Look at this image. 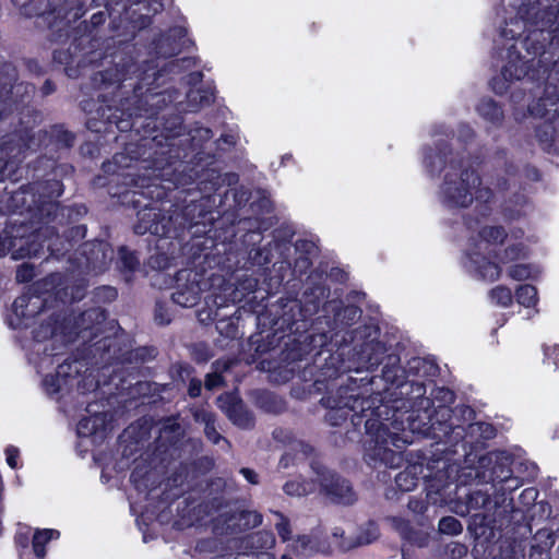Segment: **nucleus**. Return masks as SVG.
I'll return each instance as SVG.
<instances>
[{
    "instance_id": "obj_1",
    "label": "nucleus",
    "mask_w": 559,
    "mask_h": 559,
    "mask_svg": "<svg viewBox=\"0 0 559 559\" xmlns=\"http://www.w3.org/2000/svg\"><path fill=\"white\" fill-rule=\"evenodd\" d=\"M321 403L329 409L325 420L333 427L342 425L349 413L354 427L364 423L367 435L365 460L369 465L401 466L402 450L413 442L412 435L402 429L397 420H380L383 414H388V406L382 404L380 394L365 395L357 388L346 385L322 397Z\"/></svg>"
},
{
    "instance_id": "obj_2",
    "label": "nucleus",
    "mask_w": 559,
    "mask_h": 559,
    "mask_svg": "<svg viewBox=\"0 0 559 559\" xmlns=\"http://www.w3.org/2000/svg\"><path fill=\"white\" fill-rule=\"evenodd\" d=\"M516 9V17L500 32L501 38L514 40L525 31L523 46L532 56L545 52L546 46L558 36L559 0H503Z\"/></svg>"
},
{
    "instance_id": "obj_3",
    "label": "nucleus",
    "mask_w": 559,
    "mask_h": 559,
    "mask_svg": "<svg viewBox=\"0 0 559 559\" xmlns=\"http://www.w3.org/2000/svg\"><path fill=\"white\" fill-rule=\"evenodd\" d=\"M105 312L100 308H92L79 317L63 318L62 322L57 319L41 324L34 331L37 342H44L49 337L53 343L66 345L82 338L84 342L97 336V328L105 320Z\"/></svg>"
},
{
    "instance_id": "obj_4",
    "label": "nucleus",
    "mask_w": 559,
    "mask_h": 559,
    "mask_svg": "<svg viewBox=\"0 0 559 559\" xmlns=\"http://www.w3.org/2000/svg\"><path fill=\"white\" fill-rule=\"evenodd\" d=\"M491 197L488 188H480V178L474 170L450 165L441 187V198L449 207H467L474 199L487 202Z\"/></svg>"
},
{
    "instance_id": "obj_5",
    "label": "nucleus",
    "mask_w": 559,
    "mask_h": 559,
    "mask_svg": "<svg viewBox=\"0 0 559 559\" xmlns=\"http://www.w3.org/2000/svg\"><path fill=\"white\" fill-rule=\"evenodd\" d=\"M479 241L469 249V269L475 271L483 280L493 282L499 278L500 266L490 261L487 255L491 253V246L503 242L507 237L506 230L500 226H486L479 230Z\"/></svg>"
},
{
    "instance_id": "obj_6",
    "label": "nucleus",
    "mask_w": 559,
    "mask_h": 559,
    "mask_svg": "<svg viewBox=\"0 0 559 559\" xmlns=\"http://www.w3.org/2000/svg\"><path fill=\"white\" fill-rule=\"evenodd\" d=\"M191 212V206H187L181 214L177 210L173 213H165L153 207L144 209L139 212V221L134 225V233L144 235L150 233L160 237H177L187 227L192 226L186 215Z\"/></svg>"
},
{
    "instance_id": "obj_7",
    "label": "nucleus",
    "mask_w": 559,
    "mask_h": 559,
    "mask_svg": "<svg viewBox=\"0 0 559 559\" xmlns=\"http://www.w3.org/2000/svg\"><path fill=\"white\" fill-rule=\"evenodd\" d=\"M50 233L48 227L31 235L26 234V227L22 225L5 228L0 234V258L7 253H10L13 260L36 257L43 249L44 242L47 241L45 239L39 242V238Z\"/></svg>"
},
{
    "instance_id": "obj_8",
    "label": "nucleus",
    "mask_w": 559,
    "mask_h": 559,
    "mask_svg": "<svg viewBox=\"0 0 559 559\" xmlns=\"http://www.w3.org/2000/svg\"><path fill=\"white\" fill-rule=\"evenodd\" d=\"M469 511H483V521L490 524L497 522L509 512L511 499L495 490L493 498L481 490H474L466 496Z\"/></svg>"
},
{
    "instance_id": "obj_9",
    "label": "nucleus",
    "mask_w": 559,
    "mask_h": 559,
    "mask_svg": "<svg viewBox=\"0 0 559 559\" xmlns=\"http://www.w3.org/2000/svg\"><path fill=\"white\" fill-rule=\"evenodd\" d=\"M312 469L322 491L334 502L342 504H352L355 502V492L347 480L318 464L312 465Z\"/></svg>"
},
{
    "instance_id": "obj_10",
    "label": "nucleus",
    "mask_w": 559,
    "mask_h": 559,
    "mask_svg": "<svg viewBox=\"0 0 559 559\" xmlns=\"http://www.w3.org/2000/svg\"><path fill=\"white\" fill-rule=\"evenodd\" d=\"M508 62L503 66L501 75L503 82L500 79L492 80V90L497 94H502L507 91L506 82H512L514 80H521L527 74V63L523 61L519 50L516 49L515 43H512L507 47Z\"/></svg>"
},
{
    "instance_id": "obj_11",
    "label": "nucleus",
    "mask_w": 559,
    "mask_h": 559,
    "mask_svg": "<svg viewBox=\"0 0 559 559\" xmlns=\"http://www.w3.org/2000/svg\"><path fill=\"white\" fill-rule=\"evenodd\" d=\"M219 407L225 412L234 425L240 428H249L253 425V418L241 400L227 394L218 399Z\"/></svg>"
},
{
    "instance_id": "obj_12",
    "label": "nucleus",
    "mask_w": 559,
    "mask_h": 559,
    "mask_svg": "<svg viewBox=\"0 0 559 559\" xmlns=\"http://www.w3.org/2000/svg\"><path fill=\"white\" fill-rule=\"evenodd\" d=\"M495 465L491 468L490 474L487 476L485 473H479L478 471L468 469L465 471L459 476V480L461 484H466L469 478H477L480 483H492L495 489L498 488L499 484H503L506 480L510 479L512 475L511 469L507 463V459L503 462H498V456L495 455Z\"/></svg>"
},
{
    "instance_id": "obj_13",
    "label": "nucleus",
    "mask_w": 559,
    "mask_h": 559,
    "mask_svg": "<svg viewBox=\"0 0 559 559\" xmlns=\"http://www.w3.org/2000/svg\"><path fill=\"white\" fill-rule=\"evenodd\" d=\"M275 545V537L272 532L259 531L249 534L240 539L238 549L241 555H253L269 550Z\"/></svg>"
},
{
    "instance_id": "obj_14",
    "label": "nucleus",
    "mask_w": 559,
    "mask_h": 559,
    "mask_svg": "<svg viewBox=\"0 0 559 559\" xmlns=\"http://www.w3.org/2000/svg\"><path fill=\"white\" fill-rule=\"evenodd\" d=\"M391 527L400 534V536L409 544L417 547H426L429 543V534L421 530H415L411 523L402 516L388 518Z\"/></svg>"
},
{
    "instance_id": "obj_15",
    "label": "nucleus",
    "mask_w": 559,
    "mask_h": 559,
    "mask_svg": "<svg viewBox=\"0 0 559 559\" xmlns=\"http://www.w3.org/2000/svg\"><path fill=\"white\" fill-rule=\"evenodd\" d=\"M197 274L193 275V280L187 278V284L179 285L171 298L175 304L190 308L194 307L201 298V287L195 280Z\"/></svg>"
},
{
    "instance_id": "obj_16",
    "label": "nucleus",
    "mask_w": 559,
    "mask_h": 559,
    "mask_svg": "<svg viewBox=\"0 0 559 559\" xmlns=\"http://www.w3.org/2000/svg\"><path fill=\"white\" fill-rule=\"evenodd\" d=\"M293 549L296 555L301 556L304 558H309L316 555L317 552L324 551L325 544L318 533H312L309 535L298 536L294 540Z\"/></svg>"
},
{
    "instance_id": "obj_17",
    "label": "nucleus",
    "mask_w": 559,
    "mask_h": 559,
    "mask_svg": "<svg viewBox=\"0 0 559 559\" xmlns=\"http://www.w3.org/2000/svg\"><path fill=\"white\" fill-rule=\"evenodd\" d=\"M379 537L378 526L373 522H368L359 527L357 534L354 537L338 543V547L342 550H349L352 548L364 546L372 543Z\"/></svg>"
},
{
    "instance_id": "obj_18",
    "label": "nucleus",
    "mask_w": 559,
    "mask_h": 559,
    "mask_svg": "<svg viewBox=\"0 0 559 559\" xmlns=\"http://www.w3.org/2000/svg\"><path fill=\"white\" fill-rule=\"evenodd\" d=\"M72 370H74V372L79 371L76 362H64L59 365L56 374L46 376L44 379L46 392L50 395L60 392L62 386L68 384L67 378L70 376Z\"/></svg>"
},
{
    "instance_id": "obj_19",
    "label": "nucleus",
    "mask_w": 559,
    "mask_h": 559,
    "mask_svg": "<svg viewBox=\"0 0 559 559\" xmlns=\"http://www.w3.org/2000/svg\"><path fill=\"white\" fill-rule=\"evenodd\" d=\"M193 418L197 423L204 425V433L211 442L218 444L221 441H223L227 449L230 447L229 441L222 437L217 431L215 425V416L212 413L203 408L197 409L193 413Z\"/></svg>"
},
{
    "instance_id": "obj_20",
    "label": "nucleus",
    "mask_w": 559,
    "mask_h": 559,
    "mask_svg": "<svg viewBox=\"0 0 559 559\" xmlns=\"http://www.w3.org/2000/svg\"><path fill=\"white\" fill-rule=\"evenodd\" d=\"M384 347L379 342L365 343L360 352V366L357 368L372 370L382 362Z\"/></svg>"
},
{
    "instance_id": "obj_21",
    "label": "nucleus",
    "mask_w": 559,
    "mask_h": 559,
    "mask_svg": "<svg viewBox=\"0 0 559 559\" xmlns=\"http://www.w3.org/2000/svg\"><path fill=\"white\" fill-rule=\"evenodd\" d=\"M88 247L93 255L87 258L88 266L95 272L104 271L108 262L112 260V250L104 242L93 243Z\"/></svg>"
},
{
    "instance_id": "obj_22",
    "label": "nucleus",
    "mask_w": 559,
    "mask_h": 559,
    "mask_svg": "<svg viewBox=\"0 0 559 559\" xmlns=\"http://www.w3.org/2000/svg\"><path fill=\"white\" fill-rule=\"evenodd\" d=\"M43 301L38 296L24 294L13 302V312L17 318H29L38 313Z\"/></svg>"
},
{
    "instance_id": "obj_23",
    "label": "nucleus",
    "mask_w": 559,
    "mask_h": 559,
    "mask_svg": "<svg viewBox=\"0 0 559 559\" xmlns=\"http://www.w3.org/2000/svg\"><path fill=\"white\" fill-rule=\"evenodd\" d=\"M423 466L412 464L395 476V484L402 491H412L416 488Z\"/></svg>"
},
{
    "instance_id": "obj_24",
    "label": "nucleus",
    "mask_w": 559,
    "mask_h": 559,
    "mask_svg": "<svg viewBox=\"0 0 559 559\" xmlns=\"http://www.w3.org/2000/svg\"><path fill=\"white\" fill-rule=\"evenodd\" d=\"M106 415L103 413L82 418L78 424V433L81 437H88L105 429Z\"/></svg>"
},
{
    "instance_id": "obj_25",
    "label": "nucleus",
    "mask_w": 559,
    "mask_h": 559,
    "mask_svg": "<svg viewBox=\"0 0 559 559\" xmlns=\"http://www.w3.org/2000/svg\"><path fill=\"white\" fill-rule=\"evenodd\" d=\"M316 490L314 481L300 479L288 480L283 486V491L289 497H304Z\"/></svg>"
},
{
    "instance_id": "obj_26",
    "label": "nucleus",
    "mask_w": 559,
    "mask_h": 559,
    "mask_svg": "<svg viewBox=\"0 0 559 559\" xmlns=\"http://www.w3.org/2000/svg\"><path fill=\"white\" fill-rule=\"evenodd\" d=\"M478 114L491 123H498L502 120L503 112L492 99H483L477 106Z\"/></svg>"
},
{
    "instance_id": "obj_27",
    "label": "nucleus",
    "mask_w": 559,
    "mask_h": 559,
    "mask_svg": "<svg viewBox=\"0 0 559 559\" xmlns=\"http://www.w3.org/2000/svg\"><path fill=\"white\" fill-rule=\"evenodd\" d=\"M58 537H59V532L56 530L47 528V530L37 531L33 537V549H34L35 555L39 558H44L46 555V551L44 548L45 544L48 543L50 539L58 538Z\"/></svg>"
},
{
    "instance_id": "obj_28",
    "label": "nucleus",
    "mask_w": 559,
    "mask_h": 559,
    "mask_svg": "<svg viewBox=\"0 0 559 559\" xmlns=\"http://www.w3.org/2000/svg\"><path fill=\"white\" fill-rule=\"evenodd\" d=\"M516 300L524 307L535 306L538 297L537 289L528 284L521 285L515 292Z\"/></svg>"
},
{
    "instance_id": "obj_29",
    "label": "nucleus",
    "mask_w": 559,
    "mask_h": 559,
    "mask_svg": "<svg viewBox=\"0 0 559 559\" xmlns=\"http://www.w3.org/2000/svg\"><path fill=\"white\" fill-rule=\"evenodd\" d=\"M492 302L501 307H509L512 304L511 289L506 286H497L489 292Z\"/></svg>"
},
{
    "instance_id": "obj_30",
    "label": "nucleus",
    "mask_w": 559,
    "mask_h": 559,
    "mask_svg": "<svg viewBox=\"0 0 559 559\" xmlns=\"http://www.w3.org/2000/svg\"><path fill=\"white\" fill-rule=\"evenodd\" d=\"M439 532L445 535H459L463 531L461 522L454 516H443L438 524Z\"/></svg>"
},
{
    "instance_id": "obj_31",
    "label": "nucleus",
    "mask_w": 559,
    "mask_h": 559,
    "mask_svg": "<svg viewBox=\"0 0 559 559\" xmlns=\"http://www.w3.org/2000/svg\"><path fill=\"white\" fill-rule=\"evenodd\" d=\"M215 366V371L214 372H211V373H207L206 377H205V388L207 390H213L219 385L223 384V378L222 376L219 374L218 371L221 370H227L229 368V362H226V361H216L214 364Z\"/></svg>"
},
{
    "instance_id": "obj_32",
    "label": "nucleus",
    "mask_w": 559,
    "mask_h": 559,
    "mask_svg": "<svg viewBox=\"0 0 559 559\" xmlns=\"http://www.w3.org/2000/svg\"><path fill=\"white\" fill-rule=\"evenodd\" d=\"M554 543L551 534L546 530H540L534 536L532 549L538 548L540 555H543L552 547Z\"/></svg>"
},
{
    "instance_id": "obj_33",
    "label": "nucleus",
    "mask_w": 559,
    "mask_h": 559,
    "mask_svg": "<svg viewBox=\"0 0 559 559\" xmlns=\"http://www.w3.org/2000/svg\"><path fill=\"white\" fill-rule=\"evenodd\" d=\"M188 99L191 104L199 107L210 105L214 99V94L211 91L195 90L188 93Z\"/></svg>"
},
{
    "instance_id": "obj_34",
    "label": "nucleus",
    "mask_w": 559,
    "mask_h": 559,
    "mask_svg": "<svg viewBox=\"0 0 559 559\" xmlns=\"http://www.w3.org/2000/svg\"><path fill=\"white\" fill-rule=\"evenodd\" d=\"M239 522L243 528H253L262 523V515L257 511H242L239 514Z\"/></svg>"
},
{
    "instance_id": "obj_35",
    "label": "nucleus",
    "mask_w": 559,
    "mask_h": 559,
    "mask_svg": "<svg viewBox=\"0 0 559 559\" xmlns=\"http://www.w3.org/2000/svg\"><path fill=\"white\" fill-rule=\"evenodd\" d=\"M275 515L278 518V522L275 524V528H276L280 537L283 539V542H286L290 538V534H292L289 521L281 512H275Z\"/></svg>"
},
{
    "instance_id": "obj_36",
    "label": "nucleus",
    "mask_w": 559,
    "mask_h": 559,
    "mask_svg": "<svg viewBox=\"0 0 559 559\" xmlns=\"http://www.w3.org/2000/svg\"><path fill=\"white\" fill-rule=\"evenodd\" d=\"M119 258L122 262L123 267L129 271H133L139 264V260L135 257V254L129 251L127 248L122 247L119 249Z\"/></svg>"
},
{
    "instance_id": "obj_37",
    "label": "nucleus",
    "mask_w": 559,
    "mask_h": 559,
    "mask_svg": "<svg viewBox=\"0 0 559 559\" xmlns=\"http://www.w3.org/2000/svg\"><path fill=\"white\" fill-rule=\"evenodd\" d=\"M471 435L479 432L485 439H490L495 436V429L491 425L486 423H475L468 426Z\"/></svg>"
},
{
    "instance_id": "obj_38",
    "label": "nucleus",
    "mask_w": 559,
    "mask_h": 559,
    "mask_svg": "<svg viewBox=\"0 0 559 559\" xmlns=\"http://www.w3.org/2000/svg\"><path fill=\"white\" fill-rule=\"evenodd\" d=\"M524 255V248L522 245H512L504 251L503 257L500 259L501 262L507 263L519 259Z\"/></svg>"
},
{
    "instance_id": "obj_39",
    "label": "nucleus",
    "mask_w": 559,
    "mask_h": 559,
    "mask_svg": "<svg viewBox=\"0 0 559 559\" xmlns=\"http://www.w3.org/2000/svg\"><path fill=\"white\" fill-rule=\"evenodd\" d=\"M509 275L513 280L523 281L531 276V269L525 264H516L510 267Z\"/></svg>"
},
{
    "instance_id": "obj_40",
    "label": "nucleus",
    "mask_w": 559,
    "mask_h": 559,
    "mask_svg": "<svg viewBox=\"0 0 559 559\" xmlns=\"http://www.w3.org/2000/svg\"><path fill=\"white\" fill-rule=\"evenodd\" d=\"M154 319L160 325L168 324L171 321L168 309L160 302L155 306Z\"/></svg>"
},
{
    "instance_id": "obj_41",
    "label": "nucleus",
    "mask_w": 559,
    "mask_h": 559,
    "mask_svg": "<svg viewBox=\"0 0 559 559\" xmlns=\"http://www.w3.org/2000/svg\"><path fill=\"white\" fill-rule=\"evenodd\" d=\"M34 277V269L26 263L22 264L16 271V281L19 283L29 282Z\"/></svg>"
},
{
    "instance_id": "obj_42",
    "label": "nucleus",
    "mask_w": 559,
    "mask_h": 559,
    "mask_svg": "<svg viewBox=\"0 0 559 559\" xmlns=\"http://www.w3.org/2000/svg\"><path fill=\"white\" fill-rule=\"evenodd\" d=\"M450 559H469L467 547L460 543L452 544Z\"/></svg>"
},
{
    "instance_id": "obj_43",
    "label": "nucleus",
    "mask_w": 559,
    "mask_h": 559,
    "mask_svg": "<svg viewBox=\"0 0 559 559\" xmlns=\"http://www.w3.org/2000/svg\"><path fill=\"white\" fill-rule=\"evenodd\" d=\"M520 480L516 477L510 476L509 480H506L503 484H499L498 488L496 490H499L500 495L503 493V497L506 496V491H514L520 487Z\"/></svg>"
},
{
    "instance_id": "obj_44",
    "label": "nucleus",
    "mask_w": 559,
    "mask_h": 559,
    "mask_svg": "<svg viewBox=\"0 0 559 559\" xmlns=\"http://www.w3.org/2000/svg\"><path fill=\"white\" fill-rule=\"evenodd\" d=\"M102 82L105 84H116L120 83L124 76L121 74L118 70H116L115 74H111L109 71H105L104 73H100Z\"/></svg>"
},
{
    "instance_id": "obj_45",
    "label": "nucleus",
    "mask_w": 559,
    "mask_h": 559,
    "mask_svg": "<svg viewBox=\"0 0 559 559\" xmlns=\"http://www.w3.org/2000/svg\"><path fill=\"white\" fill-rule=\"evenodd\" d=\"M111 165H116L118 167L122 168H129L131 165L129 163V158L124 153H117L112 157V162L107 165L108 168L111 167Z\"/></svg>"
},
{
    "instance_id": "obj_46",
    "label": "nucleus",
    "mask_w": 559,
    "mask_h": 559,
    "mask_svg": "<svg viewBox=\"0 0 559 559\" xmlns=\"http://www.w3.org/2000/svg\"><path fill=\"white\" fill-rule=\"evenodd\" d=\"M212 138V131L209 128H197L192 134V141H207Z\"/></svg>"
},
{
    "instance_id": "obj_47",
    "label": "nucleus",
    "mask_w": 559,
    "mask_h": 559,
    "mask_svg": "<svg viewBox=\"0 0 559 559\" xmlns=\"http://www.w3.org/2000/svg\"><path fill=\"white\" fill-rule=\"evenodd\" d=\"M5 455H7V463L9 464V466L11 468H16V466H17L16 459L19 456V449L15 447H12V445L8 447L5 450Z\"/></svg>"
},
{
    "instance_id": "obj_48",
    "label": "nucleus",
    "mask_w": 559,
    "mask_h": 559,
    "mask_svg": "<svg viewBox=\"0 0 559 559\" xmlns=\"http://www.w3.org/2000/svg\"><path fill=\"white\" fill-rule=\"evenodd\" d=\"M202 391V382L200 379H191L188 386V393L191 397L200 396Z\"/></svg>"
},
{
    "instance_id": "obj_49",
    "label": "nucleus",
    "mask_w": 559,
    "mask_h": 559,
    "mask_svg": "<svg viewBox=\"0 0 559 559\" xmlns=\"http://www.w3.org/2000/svg\"><path fill=\"white\" fill-rule=\"evenodd\" d=\"M452 510L460 516H466L468 513H471L467 500L465 502H454Z\"/></svg>"
},
{
    "instance_id": "obj_50",
    "label": "nucleus",
    "mask_w": 559,
    "mask_h": 559,
    "mask_svg": "<svg viewBox=\"0 0 559 559\" xmlns=\"http://www.w3.org/2000/svg\"><path fill=\"white\" fill-rule=\"evenodd\" d=\"M240 473L250 484L257 485L259 483L258 474L253 469L242 467Z\"/></svg>"
},
{
    "instance_id": "obj_51",
    "label": "nucleus",
    "mask_w": 559,
    "mask_h": 559,
    "mask_svg": "<svg viewBox=\"0 0 559 559\" xmlns=\"http://www.w3.org/2000/svg\"><path fill=\"white\" fill-rule=\"evenodd\" d=\"M408 509L415 513H421L425 510V506L420 500L411 499L407 504Z\"/></svg>"
},
{
    "instance_id": "obj_52",
    "label": "nucleus",
    "mask_w": 559,
    "mask_h": 559,
    "mask_svg": "<svg viewBox=\"0 0 559 559\" xmlns=\"http://www.w3.org/2000/svg\"><path fill=\"white\" fill-rule=\"evenodd\" d=\"M443 163L444 158L442 155L429 156L427 158V165L431 167V171H435V169L437 168L436 164H438V166H441Z\"/></svg>"
},
{
    "instance_id": "obj_53",
    "label": "nucleus",
    "mask_w": 559,
    "mask_h": 559,
    "mask_svg": "<svg viewBox=\"0 0 559 559\" xmlns=\"http://www.w3.org/2000/svg\"><path fill=\"white\" fill-rule=\"evenodd\" d=\"M344 314L347 316L350 320H356L360 317V311L357 307L350 306L344 309Z\"/></svg>"
},
{
    "instance_id": "obj_54",
    "label": "nucleus",
    "mask_w": 559,
    "mask_h": 559,
    "mask_svg": "<svg viewBox=\"0 0 559 559\" xmlns=\"http://www.w3.org/2000/svg\"><path fill=\"white\" fill-rule=\"evenodd\" d=\"M248 559H276L275 556L267 550L260 551L253 555H248Z\"/></svg>"
},
{
    "instance_id": "obj_55",
    "label": "nucleus",
    "mask_w": 559,
    "mask_h": 559,
    "mask_svg": "<svg viewBox=\"0 0 559 559\" xmlns=\"http://www.w3.org/2000/svg\"><path fill=\"white\" fill-rule=\"evenodd\" d=\"M180 429V426L178 423H176L175 419H168L164 426H163V431L166 432V431H177Z\"/></svg>"
},
{
    "instance_id": "obj_56",
    "label": "nucleus",
    "mask_w": 559,
    "mask_h": 559,
    "mask_svg": "<svg viewBox=\"0 0 559 559\" xmlns=\"http://www.w3.org/2000/svg\"><path fill=\"white\" fill-rule=\"evenodd\" d=\"M14 148L11 147L7 142L4 143V146L2 147V154L5 155L8 158H16L17 154L13 153Z\"/></svg>"
},
{
    "instance_id": "obj_57",
    "label": "nucleus",
    "mask_w": 559,
    "mask_h": 559,
    "mask_svg": "<svg viewBox=\"0 0 559 559\" xmlns=\"http://www.w3.org/2000/svg\"><path fill=\"white\" fill-rule=\"evenodd\" d=\"M297 249H305L308 253H311V251L314 250V246L311 243V242H308V241H301L299 243H297Z\"/></svg>"
},
{
    "instance_id": "obj_58",
    "label": "nucleus",
    "mask_w": 559,
    "mask_h": 559,
    "mask_svg": "<svg viewBox=\"0 0 559 559\" xmlns=\"http://www.w3.org/2000/svg\"><path fill=\"white\" fill-rule=\"evenodd\" d=\"M472 135H473V130L469 127L464 126L461 128V130H460L461 138L467 139V138H471Z\"/></svg>"
},
{
    "instance_id": "obj_59",
    "label": "nucleus",
    "mask_w": 559,
    "mask_h": 559,
    "mask_svg": "<svg viewBox=\"0 0 559 559\" xmlns=\"http://www.w3.org/2000/svg\"><path fill=\"white\" fill-rule=\"evenodd\" d=\"M121 106H122V108H121L122 115H128L129 117H132L133 115H135V116L140 115V112L138 110L127 107L124 103L121 104Z\"/></svg>"
},
{
    "instance_id": "obj_60",
    "label": "nucleus",
    "mask_w": 559,
    "mask_h": 559,
    "mask_svg": "<svg viewBox=\"0 0 559 559\" xmlns=\"http://www.w3.org/2000/svg\"><path fill=\"white\" fill-rule=\"evenodd\" d=\"M522 496H523L524 498H530V499H533V500H534V499H536V497H537V491H536L535 489H533V488H527V489H525V490L523 491Z\"/></svg>"
},
{
    "instance_id": "obj_61",
    "label": "nucleus",
    "mask_w": 559,
    "mask_h": 559,
    "mask_svg": "<svg viewBox=\"0 0 559 559\" xmlns=\"http://www.w3.org/2000/svg\"><path fill=\"white\" fill-rule=\"evenodd\" d=\"M289 462H290V455L288 453H286L285 455L282 456V459L280 461V467L287 468L289 466Z\"/></svg>"
},
{
    "instance_id": "obj_62",
    "label": "nucleus",
    "mask_w": 559,
    "mask_h": 559,
    "mask_svg": "<svg viewBox=\"0 0 559 559\" xmlns=\"http://www.w3.org/2000/svg\"><path fill=\"white\" fill-rule=\"evenodd\" d=\"M440 393L443 394V400L445 402H452L453 400V393L449 390H441Z\"/></svg>"
},
{
    "instance_id": "obj_63",
    "label": "nucleus",
    "mask_w": 559,
    "mask_h": 559,
    "mask_svg": "<svg viewBox=\"0 0 559 559\" xmlns=\"http://www.w3.org/2000/svg\"><path fill=\"white\" fill-rule=\"evenodd\" d=\"M333 537L335 538H342V540L340 543H342L343 540H346L347 538H344V531L342 528H338L336 527L334 531H333Z\"/></svg>"
},
{
    "instance_id": "obj_64",
    "label": "nucleus",
    "mask_w": 559,
    "mask_h": 559,
    "mask_svg": "<svg viewBox=\"0 0 559 559\" xmlns=\"http://www.w3.org/2000/svg\"><path fill=\"white\" fill-rule=\"evenodd\" d=\"M414 391L416 392L417 396H420L425 393V390H424L421 383H415Z\"/></svg>"
}]
</instances>
